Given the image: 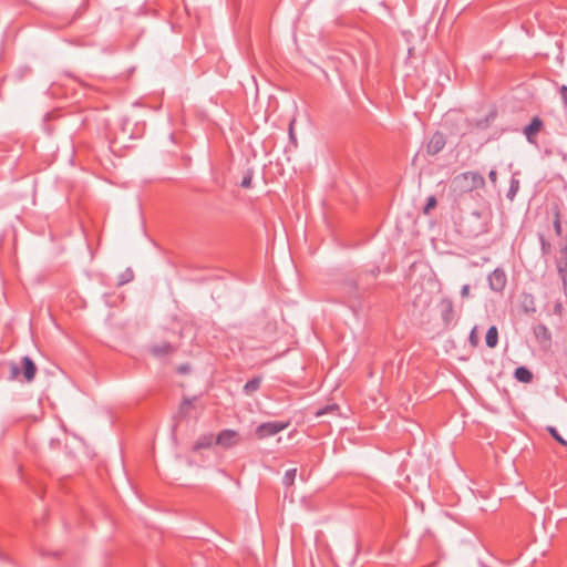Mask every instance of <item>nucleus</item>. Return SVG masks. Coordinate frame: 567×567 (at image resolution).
<instances>
[{"instance_id":"f257e3e1","label":"nucleus","mask_w":567,"mask_h":567,"mask_svg":"<svg viewBox=\"0 0 567 567\" xmlns=\"http://www.w3.org/2000/svg\"><path fill=\"white\" fill-rule=\"evenodd\" d=\"M485 182L482 175L474 172H466L457 175L453 179V186L458 192H472L477 188H482Z\"/></svg>"},{"instance_id":"f03ea898","label":"nucleus","mask_w":567,"mask_h":567,"mask_svg":"<svg viewBox=\"0 0 567 567\" xmlns=\"http://www.w3.org/2000/svg\"><path fill=\"white\" fill-rule=\"evenodd\" d=\"M288 427V423L284 422H267L260 424L256 429V435L259 440H265L267 437L274 436L280 431H284Z\"/></svg>"},{"instance_id":"7ed1b4c3","label":"nucleus","mask_w":567,"mask_h":567,"mask_svg":"<svg viewBox=\"0 0 567 567\" xmlns=\"http://www.w3.org/2000/svg\"><path fill=\"white\" fill-rule=\"evenodd\" d=\"M240 442V436L238 432L234 430H225L221 431L216 437V444L221 446L223 449H230L238 445Z\"/></svg>"},{"instance_id":"20e7f679","label":"nucleus","mask_w":567,"mask_h":567,"mask_svg":"<svg viewBox=\"0 0 567 567\" xmlns=\"http://www.w3.org/2000/svg\"><path fill=\"white\" fill-rule=\"evenodd\" d=\"M506 285V276L504 271L494 270L489 276V286L493 290L501 291Z\"/></svg>"},{"instance_id":"39448f33","label":"nucleus","mask_w":567,"mask_h":567,"mask_svg":"<svg viewBox=\"0 0 567 567\" xmlns=\"http://www.w3.org/2000/svg\"><path fill=\"white\" fill-rule=\"evenodd\" d=\"M543 127V122L539 117H534L529 125L524 128V134L529 142H534L535 136Z\"/></svg>"},{"instance_id":"423d86ee","label":"nucleus","mask_w":567,"mask_h":567,"mask_svg":"<svg viewBox=\"0 0 567 567\" xmlns=\"http://www.w3.org/2000/svg\"><path fill=\"white\" fill-rule=\"evenodd\" d=\"M23 378L27 382H32L37 373L35 363L29 358H22Z\"/></svg>"},{"instance_id":"0eeeda50","label":"nucleus","mask_w":567,"mask_h":567,"mask_svg":"<svg viewBox=\"0 0 567 567\" xmlns=\"http://www.w3.org/2000/svg\"><path fill=\"white\" fill-rule=\"evenodd\" d=\"M444 145H445V140H444L443 134L435 133L434 135H432V137L429 141L427 152L430 154H436L444 147Z\"/></svg>"},{"instance_id":"6e6552de","label":"nucleus","mask_w":567,"mask_h":567,"mask_svg":"<svg viewBox=\"0 0 567 567\" xmlns=\"http://www.w3.org/2000/svg\"><path fill=\"white\" fill-rule=\"evenodd\" d=\"M440 309L445 323H450L454 313V306L452 300L442 299L440 302Z\"/></svg>"},{"instance_id":"1a4fd4ad","label":"nucleus","mask_w":567,"mask_h":567,"mask_svg":"<svg viewBox=\"0 0 567 567\" xmlns=\"http://www.w3.org/2000/svg\"><path fill=\"white\" fill-rule=\"evenodd\" d=\"M214 436L213 434H205L198 437V440L195 442L193 450L195 452H199L204 449H209L214 444Z\"/></svg>"},{"instance_id":"9d476101","label":"nucleus","mask_w":567,"mask_h":567,"mask_svg":"<svg viewBox=\"0 0 567 567\" xmlns=\"http://www.w3.org/2000/svg\"><path fill=\"white\" fill-rule=\"evenodd\" d=\"M536 339L540 343H548L550 340V333L545 326H537L534 330Z\"/></svg>"},{"instance_id":"9b49d317","label":"nucleus","mask_w":567,"mask_h":567,"mask_svg":"<svg viewBox=\"0 0 567 567\" xmlns=\"http://www.w3.org/2000/svg\"><path fill=\"white\" fill-rule=\"evenodd\" d=\"M486 344L489 348H495L498 341V331L496 327H491L487 330L486 337H485Z\"/></svg>"},{"instance_id":"f8f14e48","label":"nucleus","mask_w":567,"mask_h":567,"mask_svg":"<svg viewBox=\"0 0 567 567\" xmlns=\"http://www.w3.org/2000/svg\"><path fill=\"white\" fill-rule=\"evenodd\" d=\"M515 377L518 381L520 382H525V383H528L532 381V373L529 370H527L526 368L524 367H520V368H517L516 371H515Z\"/></svg>"},{"instance_id":"ddd939ff","label":"nucleus","mask_w":567,"mask_h":567,"mask_svg":"<svg viewBox=\"0 0 567 567\" xmlns=\"http://www.w3.org/2000/svg\"><path fill=\"white\" fill-rule=\"evenodd\" d=\"M171 351H172V348H171V346H169V344H167V343L157 344V346L152 347V349H151V352H152V353H153V355H155V357H163V355H166V354H168Z\"/></svg>"},{"instance_id":"4468645a","label":"nucleus","mask_w":567,"mask_h":567,"mask_svg":"<svg viewBox=\"0 0 567 567\" xmlns=\"http://www.w3.org/2000/svg\"><path fill=\"white\" fill-rule=\"evenodd\" d=\"M193 405H194L193 400H190V399L183 400V402L181 403V405L178 408L179 415H182V416L187 415L188 412L190 411V409L193 408Z\"/></svg>"},{"instance_id":"2eb2a0df","label":"nucleus","mask_w":567,"mask_h":567,"mask_svg":"<svg viewBox=\"0 0 567 567\" xmlns=\"http://www.w3.org/2000/svg\"><path fill=\"white\" fill-rule=\"evenodd\" d=\"M296 475H297V470L296 468H290L288 471H286L285 475H284V484L287 485V486H291L293 485L295 483V480H296Z\"/></svg>"},{"instance_id":"dca6fc26","label":"nucleus","mask_w":567,"mask_h":567,"mask_svg":"<svg viewBox=\"0 0 567 567\" xmlns=\"http://www.w3.org/2000/svg\"><path fill=\"white\" fill-rule=\"evenodd\" d=\"M338 410H339V405L333 403V404H329V405L324 406L323 409L319 410L316 413V415L317 416H322L324 414L333 413V412H336Z\"/></svg>"},{"instance_id":"f3484780","label":"nucleus","mask_w":567,"mask_h":567,"mask_svg":"<svg viewBox=\"0 0 567 567\" xmlns=\"http://www.w3.org/2000/svg\"><path fill=\"white\" fill-rule=\"evenodd\" d=\"M260 385V379H254L251 381H249L248 383H246L245 385V391L247 393H251L252 391H256Z\"/></svg>"},{"instance_id":"a211bd4d","label":"nucleus","mask_w":567,"mask_h":567,"mask_svg":"<svg viewBox=\"0 0 567 567\" xmlns=\"http://www.w3.org/2000/svg\"><path fill=\"white\" fill-rule=\"evenodd\" d=\"M9 370H10V380H17L20 374V368H19L18 363L11 362L9 364Z\"/></svg>"},{"instance_id":"6ab92c4d","label":"nucleus","mask_w":567,"mask_h":567,"mask_svg":"<svg viewBox=\"0 0 567 567\" xmlns=\"http://www.w3.org/2000/svg\"><path fill=\"white\" fill-rule=\"evenodd\" d=\"M295 123H296V120H292L290 122V125H289V140L290 142L297 146L298 145V141H297V137H296V134H295Z\"/></svg>"},{"instance_id":"aec40b11","label":"nucleus","mask_w":567,"mask_h":567,"mask_svg":"<svg viewBox=\"0 0 567 567\" xmlns=\"http://www.w3.org/2000/svg\"><path fill=\"white\" fill-rule=\"evenodd\" d=\"M480 342V338H478V334H477V328H473L471 334H470V343L473 346V347H477Z\"/></svg>"},{"instance_id":"412c9836","label":"nucleus","mask_w":567,"mask_h":567,"mask_svg":"<svg viewBox=\"0 0 567 567\" xmlns=\"http://www.w3.org/2000/svg\"><path fill=\"white\" fill-rule=\"evenodd\" d=\"M548 432L551 434V436L558 441L561 445H567V442L558 434L555 427H548Z\"/></svg>"},{"instance_id":"4be33fe9","label":"nucleus","mask_w":567,"mask_h":567,"mask_svg":"<svg viewBox=\"0 0 567 567\" xmlns=\"http://www.w3.org/2000/svg\"><path fill=\"white\" fill-rule=\"evenodd\" d=\"M251 181H252V173L249 171L244 176V178L241 181V186L245 187V188H249L251 186Z\"/></svg>"},{"instance_id":"5701e85b","label":"nucleus","mask_w":567,"mask_h":567,"mask_svg":"<svg viewBox=\"0 0 567 567\" xmlns=\"http://www.w3.org/2000/svg\"><path fill=\"white\" fill-rule=\"evenodd\" d=\"M435 206H436V199H435V197L431 196L427 199L426 206L424 207V214H427L430 212V209H433Z\"/></svg>"},{"instance_id":"b1692460","label":"nucleus","mask_w":567,"mask_h":567,"mask_svg":"<svg viewBox=\"0 0 567 567\" xmlns=\"http://www.w3.org/2000/svg\"><path fill=\"white\" fill-rule=\"evenodd\" d=\"M554 227L557 234H560V221H559V214H556V219L554 221Z\"/></svg>"},{"instance_id":"393cba45","label":"nucleus","mask_w":567,"mask_h":567,"mask_svg":"<svg viewBox=\"0 0 567 567\" xmlns=\"http://www.w3.org/2000/svg\"><path fill=\"white\" fill-rule=\"evenodd\" d=\"M560 94H561V97H563V100H564V103H565V105H566V107H567V86H565V85H564V86H561V89H560Z\"/></svg>"},{"instance_id":"a878e982","label":"nucleus","mask_w":567,"mask_h":567,"mask_svg":"<svg viewBox=\"0 0 567 567\" xmlns=\"http://www.w3.org/2000/svg\"><path fill=\"white\" fill-rule=\"evenodd\" d=\"M461 295L464 298H467L470 296V287L467 285H464L461 289Z\"/></svg>"},{"instance_id":"bb28decb","label":"nucleus","mask_w":567,"mask_h":567,"mask_svg":"<svg viewBox=\"0 0 567 567\" xmlns=\"http://www.w3.org/2000/svg\"><path fill=\"white\" fill-rule=\"evenodd\" d=\"M488 177H489L492 183H496L497 175H496L495 171H491L489 174H488Z\"/></svg>"}]
</instances>
